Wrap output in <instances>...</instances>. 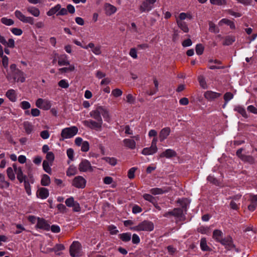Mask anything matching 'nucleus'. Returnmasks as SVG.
<instances>
[{
	"instance_id": "obj_1",
	"label": "nucleus",
	"mask_w": 257,
	"mask_h": 257,
	"mask_svg": "<svg viewBox=\"0 0 257 257\" xmlns=\"http://www.w3.org/2000/svg\"><path fill=\"white\" fill-rule=\"evenodd\" d=\"M14 170L17 175V178L20 183H24L25 191L28 195H31V184H33L35 181L33 175L31 172L26 175L24 174L22 168L21 167H17L16 164H13Z\"/></svg>"
},
{
	"instance_id": "obj_2",
	"label": "nucleus",
	"mask_w": 257,
	"mask_h": 257,
	"mask_svg": "<svg viewBox=\"0 0 257 257\" xmlns=\"http://www.w3.org/2000/svg\"><path fill=\"white\" fill-rule=\"evenodd\" d=\"M90 116L96 120L93 119L85 120L83 121V124L91 129L96 131H100L102 130L103 120L101 116L97 110H92L89 113Z\"/></svg>"
},
{
	"instance_id": "obj_3",
	"label": "nucleus",
	"mask_w": 257,
	"mask_h": 257,
	"mask_svg": "<svg viewBox=\"0 0 257 257\" xmlns=\"http://www.w3.org/2000/svg\"><path fill=\"white\" fill-rule=\"evenodd\" d=\"M11 72L8 74L7 77L8 80L13 79L14 82H21L25 81L24 73L16 68V65H10Z\"/></svg>"
},
{
	"instance_id": "obj_4",
	"label": "nucleus",
	"mask_w": 257,
	"mask_h": 257,
	"mask_svg": "<svg viewBox=\"0 0 257 257\" xmlns=\"http://www.w3.org/2000/svg\"><path fill=\"white\" fill-rule=\"evenodd\" d=\"M154 223L149 220H144L139 223L138 225L130 227V229L136 231H148L150 232L154 230Z\"/></svg>"
},
{
	"instance_id": "obj_5",
	"label": "nucleus",
	"mask_w": 257,
	"mask_h": 257,
	"mask_svg": "<svg viewBox=\"0 0 257 257\" xmlns=\"http://www.w3.org/2000/svg\"><path fill=\"white\" fill-rule=\"evenodd\" d=\"M223 245L227 250H230L234 249L236 251H238V249L236 247V245L233 243L232 237L230 235H227L223 238L220 242Z\"/></svg>"
},
{
	"instance_id": "obj_6",
	"label": "nucleus",
	"mask_w": 257,
	"mask_h": 257,
	"mask_svg": "<svg viewBox=\"0 0 257 257\" xmlns=\"http://www.w3.org/2000/svg\"><path fill=\"white\" fill-rule=\"evenodd\" d=\"M81 243L79 241H73L70 246V254L72 257L80 256L81 255Z\"/></svg>"
},
{
	"instance_id": "obj_7",
	"label": "nucleus",
	"mask_w": 257,
	"mask_h": 257,
	"mask_svg": "<svg viewBox=\"0 0 257 257\" xmlns=\"http://www.w3.org/2000/svg\"><path fill=\"white\" fill-rule=\"evenodd\" d=\"M157 0H144L139 7L140 11L141 13L149 12L154 7V5Z\"/></svg>"
},
{
	"instance_id": "obj_8",
	"label": "nucleus",
	"mask_w": 257,
	"mask_h": 257,
	"mask_svg": "<svg viewBox=\"0 0 257 257\" xmlns=\"http://www.w3.org/2000/svg\"><path fill=\"white\" fill-rule=\"evenodd\" d=\"M78 128L76 126L67 127L62 130L61 136L63 138H71L77 134Z\"/></svg>"
},
{
	"instance_id": "obj_9",
	"label": "nucleus",
	"mask_w": 257,
	"mask_h": 257,
	"mask_svg": "<svg viewBox=\"0 0 257 257\" xmlns=\"http://www.w3.org/2000/svg\"><path fill=\"white\" fill-rule=\"evenodd\" d=\"M15 15L18 19L23 23H28L32 25L35 24V20L33 17L25 16L20 11L16 10L15 12Z\"/></svg>"
},
{
	"instance_id": "obj_10",
	"label": "nucleus",
	"mask_w": 257,
	"mask_h": 257,
	"mask_svg": "<svg viewBox=\"0 0 257 257\" xmlns=\"http://www.w3.org/2000/svg\"><path fill=\"white\" fill-rule=\"evenodd\" d=\"M86 180L81 176H77L73 179L72 185L77 188L83 189L85 187Z\"/></svg>"
},
{
	"instance_id": "obj_11",
	"label": "nucleus",
	"mask_w": 257,
	"mask_h": 257,
	"mask_svg": "<svg viewBox=\"0 0 257 257\" xmlns=\"http://www.w3.org/2000/svg\"><path fill=\"white\" fill-rule=\"evenodd\" d=\"M35 104L37 107L44 110H49L51 107L50 101L43 98H38Z\"/></svg>"
},
{
	"instance_id": "obj_12",
	"label": "nucleus",
	"mask_w": 257,
	"mask_h": 257,
	"mask_svg": "<svg viewBox=\"0 0 257 257\" xmlns=\"http://www.w3.org/2000/svg\"><path fill=\"white\" fill-rule=\"evenodd\" d=\"M94 167L91 166L90 163L87 160H82L79 165V170L80 172L89 171L92 172L94 170Z\"/></svg>"
},
{
	"instance_id": "obj_13",
	"label": "nucleus",
	"mask_w": 257,
	"mask_h": 257,
	"mask_svg": "<svg viewBox=\"0 0 257 257\" xmlns=\"http://www.w3.org/2000/svg\"><path fill=\"white\" fill-rule=\"evenodd\" d=\"M36 228L48 231L50 229V225L45 219L38 217Z\"/></svg>"
},
{
	"instance_id": "obj_14",
	"label": "nucleus",
	"mask_w": 257,
	"mask_h": 257,
	"mask_svg": "<svg viewBox=\"0 0 257 257\" xmlns=\"http://www.w3.org/2000/svg\"><path fill=\"white\" fill-rule=\"evenodd\" d=\"M94 110H97L100 113V116H101V114L106 121L110 122L111 117L109 111L107 109L102 106H99L96 107Z\"/></svg>"
},
{
	"instance_id": "obj_15",
	"label": "nucleus",
	"mask_w": 257,
	"mask_h": 257,
	"mask_svg": "<svg viewBox=\"0 0 257 257\" xmlns=\"http://www.w3.org/2000/svg\"><path fill=\"white\" fill-rule=\"evenodd\" d=\"M85 49H91V51L95 55H98L101 53V46L99 45H95L93 43L90 42L88 45L83 47Z\"/></svg>"
},
{
	"instance_id": "obj_16",
	"label": "nucleus",
	"mask_w": 257,
	"mask_h": 257,
	"mask_svg": "<svg viewBox=\"0 0 257 257\" xmlns=\"http://www.w3.org/2000/svg\"><path fill=\"white\" fill-rule=\"evenodd\" d=\"M221 95V94L220 93L208 90L204 93V96L208 101H212L215 99L219 97Z\"/></svg>"
},
{
	"instance_id": "obj_17",
	"label": "nucleus",
	"mask_w": 257,
	"mask_h": 257,
	"mask_svg": "<svg viewBox=\"0 0 257 257\" xmlns=\"http://www.w3.org/2000/svg\"><path fill=\"white\" fill-rule=\"evenodd\" d=\"M171 133V128L166 127L161 130L159 133V138L161 142H163L169 136Z\"/></svg>"
},
{
	"instance_id": "obj_18",
	"label": "nucleus",
	"mask_w": 257,
	"mask_h": 257,
	"mask_svg": "<svg viewBox=\"0 0 257 257\" xmlns=\"http://www.w3.org/2000/svg\"><path fill=\"white\" fill-rule=\"evenodd\" d=\"M171 190L170 187H164L162 188H154L150 190V192L153 195L162 194L169 192Z\"/></svg>"
},
{
	"instance_id": "obj_19",
	"label": "nucleus",
	"mask_w": 257,
	"mask_h": 257,
	"mask_svg": "<svg viewBox=\"0 0 257 257\" xmlns=\"http://www.w3.org/2000/svg\"><path fill=\"white\" fill-rule=\"evenodd\" d=\"M49 193L48 189L44 187L39 188L36 193L37 197L42 199L47 198L49 196Z\"/></svg>"
},
{
	"instance_id": "obj_20",
	"label": "nucleus",
	"mask_w": 257,
	"mask_h": 257,
	"mask_svg": "<svg viewBox=\"0 0 257 257\" xmlns=\"http://www.w3.org/2000/svg\"><path fill=\"white\" fill-rule=\"evenodd\" d=\"M104 10L107 16H111L116 13L117 8L110 4L106 3L104 5Z\"/></svg>"
},
{
	"instance_id": "obj_21",
	"label": "nucleus",
	"mask_w": 257,
	"mask_h": 257,
	"mask_svg": "<svg viewBox=\"0 0 257 257\" xmlns=\"http://www.w3.org/2000/svg\"><path fill=\"white\" fill-rule=\"evenodd\" d=\"M176 156V153L175 151L172 149H167L164 152L161 153L159 155L160 158L166 157L170 158Z\"/></svg>"
},
{
	"instance_id": "obj_22",
	"label": "nucleus",
	"mask_w": 257,
	"mask_h": 257,
	"mask_svg": "<svg viewBox=\"0 0 257 257\" xmlns=\"http://www.w3.org/2000/svg\"><path fill=\"white\" fill-rule=\"evenodd\" d=\"M29 14L35 17H38L40 15V11L38 8L34 6L28 7L26 9Z\"/></svg>"
},
{
	"instance_id": "obj_23",
	"label": "nucleus",
	"mask_w": 257,
	"mask_h": 257,
	"mask_svg": "<svg viewBox=\"0 0 257 257\" xmlns=\"http://www.w3.org/2000/svg\"><path fill=\"white\" fill-rule=\"evenodd\" d=\"M212 238L216 242L219 243L220 241L223 238V232L219 229H215L213 232Z\"/></svg>"
},
{
	"instance_id": "obj_24",
	"label": "nucleus",
	"mask_w": 257,
	"mask_h": 257,
	"mask_svg": "<svg viewBox=\"0 0 257 257\" xmlns=\"http://www.w3.org/2000/svg\"><path fill=\"white\" fill-rule=\"evenodd\" d=\"M55 58L56 60H58V64H69L67 57L65 54L55 55Z\"/></svg>"
},
{
	"instance_id": "obj_25",
	"label": "nucleus",
	"mask_w": 257,
	"mask_h": 257,
	"mask_svg": "<svg viewBox=\"0 0 257 257\" xmlns=\"http://www.w3.org/2000/svg\"><path fill=\"white\" fill-rule=\"evenodd\" d=\"M124 146L130 149H134L136 148V144L134 140L125 139L123 140Z\"/></svg>"
},
{
	"instance_id": "obj_26",
	"label": "nucleus",
	"mask_w": 257,
	"mask_h": 257,
	"mask_svg": "<svg viewBox=\"0 0 257 257\" xmlns=\"http://www.w3.org/2000/svg\"><path fill=\"white\" fill-rule=\"evenodd\" d=\"M10 186V183L5 180V176L0 173V189L8 188Z\"/></svg>"
},
{
	"instance_id": "obj_27",
	"label": "nucleus",
	"mask_w": 257,
	"mask_h": 257,
	"mask_svg": "<svg viewBox=\"0 0 257 257\" xmlns=\"http://www.w3.org/2000/svg\"><path fill=\"white\" fill-rule=\"evenodd\" d=\"M6 96L12 102H15L17 99L16 91L14 89L9 90L6 94Z\"/></svg>"
},
{
	"instance_id": "obj_28",
	"label": "nucleus",
	"mask_w": 257,
	"mask_h": 257,
	"mask_svg": "<svg viewBox=\"0 0 257 257\" xmlns=\"http://www.w3.org/2000/svg\"><path fill=\"white\" fill-rule=\"evenodd\" d=\"M24 128L27 135L30 134L33 131V125L29 121H25L23 123Z\"/></svg>"
},
{
	"instance_id": "obj_29",
	"label": "nucleus",
	"mask_w": 257,
	"mask_h": 257,
	"mask_svg": "<svg viewBox=\"0 0 257 257\" xmlns=\"http://www.w3.org/2000/svg\"><path fill=\"white\" fill-rule=\"evenodd\" d=\"M176 22L179 28L184 33H188L189 32V28L186 23L178 20H176Z\"/></svg>"
},
{
	"instance_id": "obj_30",
	"label": "nucleus",
	"mask_w": 257,
	"mask_h": 257,
	"mask_svg": "<svg viewBox=\"0 0 257 257\" xmlns=\"http://www.w3.org/2000/svg\"><path fill=\"white\" fill-rule=\"evenodd\" d=\"M157 152V150L151 146L149 148H144L142 153L144 155H153Z\"/></svg>"
},
{
	"instance_id": "obj_31",
	"label": "nucleus",
	"mask_w": 257,
	"mask_h": 257,
	"mask_svg": "<svg viewBox=\"0 0 257 257\" xmlns=\"http://www.w3.org/2000/svg\"><path fill=\"white\" fill-rule=\"evenodd\" d=\"M234 110L235 111H237L239 114H240L243 117H244V118L248 117V115L246 112L245 109L242 106H240V105L236 106L234 107Z\"/></svg>"
},
{
	"instance_id": "obj_32",
	"label": "nucleus",
	"mask_w": 257,
	"mask_h": 257,
	"mask_svg": "<svg viewBox=\"0 0 257 257\" xmlns=\"http://www.w3.org/2000/svg\"><path fill=\"white\" fill-rule=\"evenodd\" d=\"M223 24H226L228 26H229L231 29H235V25H234V23L232 21H231L228 19H222L219 22V25H220V26L222 25Z\"/></svg>"
},
{
	"instance_id": "obj_33",
	"label": "nucleus",
	"mask_w": 257,
	"mask_h": 257,
	"mask_svg": "<svg viewBox=\"0 0 257 257\" xmlns=\"http://www.w3.org/2000/svg\"><path fill=\"white\" fill-rule=\"evenodd\" d=\"M118 236L120 240L125 242L130 241L131 239V233L130 232L120 233Z\"/></svg>"
},
{
	"instance_id": "obj_34",
	"label": "nucleus",
	"mask_w": 257,
	"mask_h": 257,
	"mask_svg": "<svg viewBox=\"0 0 257 257\" xmlns=\"http://www.w3.org/2000/svg\"><path fill=\"white\" fill-rule=\"evenodd\" d=\"M200 247L203 251H210V248L208 246L207 244V240L206 238L203 237L200 240Z\"/></svg>"
},
{
	"instance_id": "obj_35",
	"label": "nucleus",
	"mask_w": 257,
	"mask_h": 257,
	"mask_svg": "<svg viewBox=\"0 0 257 257\" xmlns=\"http://www.w3.org/2000/svg\"><path fill=\"white\" fill-rule=\"evenodd\" d=\"M50 178L49 176L46 174H44L42 176L41 181V184L42 186H48L50 183Z\"/></svg>"
},
{
	"instance_id": "obj_36",
	"label": "nucleus",
	"mask_w": 257,
	"mask_h": 257,
	"mask_svg": "<svg viewBox=\"0 0 257 257\" xmlns=\"http://www.w3.org/2000/svg\"><path fill=\"white\" fill-rule=\"evenodd\" d=\"M74 70V65H69L68 67H64L59 69V73H67L73 71Z\"/></svg>"
},
{
	"instance_id": "obj_37",
	"label": "nucleus",
	"mask_w": 257,
	"mask_h": 257,
	"mask_svg": "<svg viewBox=\"0 0 257 257\" xmlns=\"http://www.w3.org/2000/svg\"><path fill=\"white\" fill-rule=\"evenodd\" d=\"M102 159L113 166L116 165L117 162V159L114 157H103Z\"/></svg>"
},
{
	"instance_id": "obj_38",
	"label": "nucleus",
	"mask_w": 257,
	"mask_h": 257,
	"mask_svg": "<svg viewBox=\"0 0 257 257\" xmlns=\"http://www.w3.org/2000/svg\"><path fill=\"white\" fill-rule=\"evenodd\" d=\"M242 161L249 163L250 164H253L255 163L254 158L250 155H245L242 156Z\"/></svg>"
},
{
	"instance_id": "obj_39",
	"label": "nucleus",
	"mask_w": 257,
	"mask_h": 257,
	"mask_svg": "<svg viewBox=\"0 0 257 257\" xmlns=\"http://www.w3.org/2000/svg\"><path fill=\"white\" fill-rule=\"evenodd\" d=\"M77 173V169L75 167L70 166L66 171L68 176H73Z\"/></svg>"
},
{
	"instance_id": "obj_40",
	"label": "nucleus",
	"mask_w": 257,
	"mask_h": 257,
	"mask_svg": "<svg viewBox=\"0 0 257 257\" xmlns=\"http://www.w3.org/2000/svg\"><path fill=\"white\" fill-rule=\"evenodd\" d=\"M143 198L152 204H155L156 203V199L153 197L152 195L149 194H144L143 195Z\"/></svg>"
},
{
	"instance_id": "obj_41",
	"label": "nucleus",
	"mask_w": 257,
	"mask_h": 257,
	"mask_svg": "<svg viewBox=\"0 0 257 257\" xmlns=\"http://www.w3.org/2000/svg\"><path fill=\"white\" fill-rule=\"evenodd\" d=\"M173 216L176 217H180L183 213V210L180 208H175L173 210Z\"/></svg>"
},
{
	"instance_id": "obj_42",
	"label": "nucleus",
	"mask_w": 257,
	"mask_h": 257,
	"mask_svg": "<svg viewBox=\"0 0 257 257\" xmlns=\"http://www.w3.org/2000/svg\"><path fill=\"white\" fill-rule=\"evenodd\" d=\"M204 47L201 44H198L196 45L195 51L197 55H202L204 52Z\"/></svg>"
},
{
	"instance_id": "obj_43",
	"label": "nucleus",
	"mask_w": 257,
	"mask_h": 257,
	"mask_svg": "<svg viewBox=\"0 0 257 257\" xmlns=\"http://www.w3.org/2000/svg\"><path fill=\"white\" fill-rule=\"evenodd\" d=\"M7 174L9 178L13 181L15 179V175L14 173V171L11 167H9L7 170Z\"/></svg>"
},
{
	"instance_id": "obj_44",
	"label": "nucleus",
	"mask_w": 257,
	"mask_h": 257,
	"mask_svg": "<svg viewBox=\"0 0 257 257\" xmlns=\"http://www.w3.org/2000/svg\"><path fill=\"white\" fill-rule=\"evenodd\" d=\"M187 199L186 198H184V199H178L177 201V202L179 203L181 207H182V208L183 210L184 209L185 211H186V209H187V205H188V203H187Z\"/></svg>"
},
{
	"instance_id": "obj_45",
	"label": "nucleus",
	"mask_w": 257,
	"mask_h": 257,
	"mask_svg": "<svg viewBox=\"0 0 257 257\" xmlns=\"http://www.w3.org/2000/svg\"><path fill=\"white\" fill-rule=\"evenodd\" d=\"M198 80L199 82L200 85L204 89L206 88L207 86L204 77L202 75H200L198 77Z\"/></svg>"
},
{
	"instance_id": "obj_46",
	"label": "nucleus",
	"mask_w": 257,
	"mask_h": 257,
	"mask_svg": "<svg viewBox=\"0 0 257 257\" xmlns=\"http://www.w3.org/2000/svg\"><path fill=\"white\" fill-rule=\"evenodd\" d=\"M1 22L6 26H11L14 24V22L11 19L4 17L1 19Z\"/></svg>"
},
{
	"instance_id": "obj_47",
	"label": "nucleus",
	"mask_w": 257,
	"mask_h": 257,
	"mask_svg": "<svg viewBox=\"0 0 257 257\" xmlns=\"http://www.w3.org/2000/svg\"><path fill=\"white\" fill-rule=\"evenodd\" d=\"M207 180L208 181H209L210 183L216 185L218 186L219 185V181L215 177H214L212 176L209 175L207 177Z\"/></svg>"
},
{
	"instance_id": "obj_48",
	"label": "nucleus",
	"mask_w": 257,
	"mask_h": 257,
	"mask_svg": "<svg viewBox=\"0 0 257 257\" xmlns=\"http://www.w3.org/2000/svg\"><path fill=\"white\" fill-rule=\"evenodd\" d=\"M43 169L49 174H51V168L49 166V163L47 161L44 160L43 162Z\"/></svg>"
},
{
	"instance_id": "obj_49",
	"label": "nucleus",
	"mask_w": 257,
	"mask_h": 257,
	"mask_svg": "<svg viewBox=\"0 0 257 257\" xmlns=\"http://www.w3.org/2000/svg\"><path fill=\"white\" fill-rule=\"evenodd\" d=\"M235 41V38L233 36L226 37L223 42L225 45H230Z\"/></svg>"
},
{
	"instance_id": "obj_50",
	"label": "nucleus",
	"mask_w": 257,
	"mask_h": 257,
	"mask_svg": "<svg viewBox=\"0 0 257 257\" xmlns=\"http://www.w3.org/2000/svg\"><path fill=\"white\" fill-rule=\"evenodd\" d=\"M137 168L136 167L131 168L128 171L127 177L130 179H133L135 178V173Z\"/></svg>"
},
{
	"instance_id": "obj_51",
	"label": "nucleus",
	"mask_w": 257,
	"mask_h": 257,
	"mask_svg": "<svg viewBox=\"0 0 257 257\" xmlns=\"http://www.w3.org/2000/svg\"><path fill=\"white\" fill-rule=\"evenodd\" d=\"M107 229L112 235H115L118 232V230L116 229V226L113 225H109Z\"/></svg>"
},
{
	"instance_id": "obj_52",
	"label": "nucleus",
	"mask_w": 257,
	"mask_h": 257,
	"mask_svg": "<svg viewBox=\"0 0 257 257\" xmlns=\"http://www.w3.org/2000/svg\"><path fill=\"white\" fill-rule=\"evenodd\" d=\"M89 144L87 141H84L81 145V150L82 152H86L89 151Z\"/></svg>"
},
{
	"instance_id": "obj_53",
	"label": "nucleus",
	"mask_w": 257,
	"mask_h": 257,
	"mask_svg": "<svg viewBox=\"0 0 257 257\" xmlns=\"http://www.w3.org/2000/svg\"><path fill=\"white\" fill-rule=\"evenodd\" d=\"M211 4L217 6L225 5L226 2L225 0H210Z\"/></svg>"
},
{
	"instance_id": "obj_54",
	"label": "nucleus",
	"mask_w": 257,
	"mask_h": 257,
	"mask_svg": "<svg viewBox=\"0 0 257 257\" xmlns=\"http://www.w3.org/2000/svg\"><path fill=\"white\" fill-rule=\"evenodd\" d=\"M233 97V95L231 92H228L224 94L223 98L226 103L231 100Z\"/></svg>"
},
{
	"instance_id": "obj_55",
	"label": "nucleus",
	"mask_w": 257,
	"mask_h": 257,
	"mask_svg": "<svg viewBox=\"0 0 257 257\" xmlns=\"http://www.w3.org/2000/svg\"><path fill=\"white\" fill-rule=\"evenodd\" d=\"M20 106L22 109L26 110L31 107V104L28 101H23L21 102Z\"/></svg>"
},
{
	"instance_id": "obj_56",
	"label": "nucleus",
	"mask_w": 257,
	"mask_h": 257,
	"mask_svg": "<svg viewBox=\"0 0 257 257\" xmlns=\"http://www.w3.org/2000/svg\"><path fill=\"white\" fill-rule=\"evenodd\" d=\"M57 208L60 213H64L67 212L66 207L63 204H59L57 205Z\"/></svg>"
},
{
	"instance_id": "obj_57",
	"label": "nucleus",
	"mask_w": 257,
	"mask_h": 257,
	"mask_svg": "<svg viewBox=\"0 0 257 257\" xmlns=\"http://www.w3.org/2000/svg\"><path fill=\"white\" fill-rule=\"evenodd\" d=\"M112 94L115 97L121 96L122 94V91L118 88L113 89L111 92Z\"/></svg>"
},
{
	"instance_id": "obj_58",
	"label": "nucleus",
	"mask_w": 257,
	"mask_h": 257,
	"mask_svg": "<svg viewBox=\"0 0 257 257\" xmlns=\"http://www.w3.org/2000/svg\"><path fill=\"white\" fill-rule=\"evenodd\" d=\"M129 55L133 59H137L138 58L137 49L135 48H131L129 52Z\"/></svg>"
},
{
	"instance_id": "obj_59",
	"label": "nucleus",
	"mask_w": 257,
	"mask_h": 257,
	"mask_svg": "<svg viewBox=\"0 0 257 257\" xmlns=\"http://www.w3.org/2000/svg\"><path fill=\"white\" fill-rule=\"evenodd\" d=\"M65 248L64 245L62 244H57L53 247V250L55 252H57L58 251H61L64 250Z\"/></svg>"
},
{
	"instance_id": "obj_60",
	"label": "nucleus",
	"mask_w": 257,
	"mask_h": 257,
	"mask_svg": "<svg viewBox=\"0 0 257 257\" xmlns=\"http://www.w3.org/2000/svg\"><path fill=\"white\" fill-rule=\"evenodd\" d=\"M209 30L211 32L217 33L218 32L217 29L216 27V25L212 22H209Z\"/></svg>"
},
{
	"instance_id": "obj_61",
	"label": "nucleus",
	"mask_w": 257,
	"mask_h": 257,
	"mask_svg": "<svg viewBox=\"0 0 257 257\" xmlns=\"http://www.w3.org/2000/svg\"><path fill=\"white\" fill-rule=\"evenodd\" d=\"M58 85L61 88H67L69 87V84L64 79L61 80L58 82Z\"/></svg>"
},
{
	"instance_id": "obj_62",
	"label": "nucleus",
	"mask_w": 257,
	"mask_h": 257,
	"mask_svg": "<svg viewBox=\"0 0 257 257\" xmlns=\"http://www.w3.org/2000/svg\"><path fill=\"white\" fill-rule=\"evenodd\" d=\"M75 202L73 197H70L65 200V204L68 207H71Z\"/></svg>"
},
{
	"instance_id": "obj_63",
	"label": "nucleus",
	"mask_w": 257,
	"mask_h": 257,
	"mask_svg": "<svg viewBox=\"0 0 257 257\" xmlns=\"http://www.w3.org/2000/svg\"><path fill=\"white\" fill-rule=\"evenodd\" d=\"M126 102L130 103L133 104L135 101V97L133 96L132 94H128L126 96Z\"/></svg>"
},
{
	"instance_id": "obj_64",
	"label": "nucleus",
	"mask_w": 257,
	"mask_h": 257,
	"mask_svg": "<svg viewBox=\"0 0 257 257\" xmlns=\"http://www.w3.org/2000/svg\"><path fill=\"white\" fill-rule=\"evenodd\" d=\"M11 32L13 34L16 36H20L23 33V31L21 29L16 28H12L11 29Z\"/></svg>"
}]
</instances>
